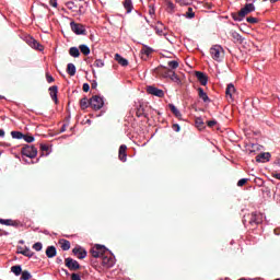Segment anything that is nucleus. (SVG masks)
Segmentation results:
<instances>
[{"label":"nucleus","instance_id":"c85d7f7f","mask_svg":"<svg viewBox=\"0 0 280 280\" xmlns=\"http://www.w3.org/2000/svg\"><path fill=\"white\" fill-rule=\"evenodd\" d=\"M233 93H235V85L230 83L225 90L226 97H233Z\"/></svg>","mask_w":280,"mask_h":280},{"label":"nucleus","instance_id":"a211bd4d","mask_svg":"<svg viewBox=\"0 0 280 280\" xmlns=\"http://www.w3.org/2000/svg\"><path fill=\"white\" fill-rule=\"evenodd\" d=\"M56 255H58L56 246L51 245L46 248V256L48 257V259H54Z\"/></svg>","mask_w":280,"mask_h":280},{"label":"nucleus","instance_id":"a878e982","mask_svg":"<svg viewBox=\"0 0 280 280\" xmlns=\"http://www.w3.org/2000/svg\"><path fill=\"white\" fill-rule=\"evenodd\" d=\"M168 108L173 113V115L177 117V119H180L183 117V114H180V110H178V108H176L174 104H168Z\"/></svg>","mask_w":280,"mask_h":280},{"label":"nucleus","instance_id":"052dcab7","mask_svg":"<svg viewBox=\"0 0 280 280\" xmlns=\"http://www.w3.org/2000/svg\"><path fill=\"white\" fill-rule=\"evenodd\" d=\"M92 89H97V81H92Z\"/></svg>","mask_w":280,"mask_h":280},{"label":"nucleus","instance_id":"6ab92c4d","mask_svg":"<svg viewBox=\"0 0 280 280\" xmlns=\"http://www.w3.org/2000/svg\"><path fill=\"white\" fill-rule=\"evenodd\" d=\"M198 95L200 97V100H202V102H205L206 104H209V102H211V98H209V95H207V92H205V90L202 88H198Z\"/></svg>","mask_w":280,"mask_h":280},{"label":"nucleus","instance_id":"0e129e2a","mask_svg":"<svg viewBox=\"0 0 280 280\" xmlns=\"http://www.w3.org/2000/svg\"><path fill=\"white\" fill-rule=\"evenodd\" d=\"M62 259L61 258H57V264H61Z\"/></svg>","mask_w":280,"mask_h":280},{"label":"nucleus","instance_id":"dca6fc26","mask_svg":"<svg viewBox=\"0 0 280 280\" xmlns=\"http://www.w3.org/2000/svg\"><path fill=\"white\" fill-rule=\"evenodd\" d=\"M152 51H154L152 48H150L148 46H143L141 49L142 60H148V58H150V55L152 54Z\"/></svg>","mask_w":280,"mask_h":280},{"label":"nucleus","instance_id":"5fc2aeb1","mask_svg":"<svg viewBox=\"0 0 280 280\" xmlns=\"http://www.w3.org/2000/svg\"><path fill=\"white\" fill-rule=\"evenodd\" d=\"M71 280H82V278H80V275H78V273H72Z\"/></svg>","mask_w":280,"mask_h":280},{"label":"nucleus","instance_id":"f704fd0d","mask_svg":"<svg viewBox=\"0 0 280 280\" xmlns=\"http://www.w3.org/2000/svg\"><path fill=\"white\" fill-rule=\"evenodd\" d=\"M20 279L21 280H30V279H32V273H30V271H27V270H23Z\"/></svg>","mask_w":280,"mask_h":280},{"label":"nucleus","instance_id":"c9c22d12","mask_svg":"<svg viewBox=\"0 0 280 280\" xmlns=\"http://www.w3.org/2000/svg\"><path fill=\"white\" fill-rule=\"evenodd\" d=\"M168 70L174 71L175 69H178L179 63L177 60L168 61Z\"/></svg>","mask_w":280,"mask_h":280},{"label":"nucleus","instance_id":"8fccbe9b","mask_svg":"<svg viewBox=\"0 0 280 280\" xmlns=\"http://www.w3.org/2000/svg\"><path fill=\"white\" fill-rule=\"evenodd\" d=\"M172 128H173V130H174L175 132H180V125L174 124V125L172 126Z\"/></svg>","mask_w":280,"mask_h":280},{"label":"nucleus","instance_id":"de8ad7c7","mask_svg":"<svg viewBox=\"0 0 280 280\" xmlns=\"http://www.w3.org/2000/svg\"><path fill=\"white\" fill-rule=\"evenodd\" d=\"M46 80L48 82V84H51V82H54V77H51V74H49V72L46 73Z\"/></svg>","mask_w":280,"mask_h":280},{"label":"nucleus","instance_id":"5701e85b","mask_svg":"<svg viewBox=\"0 0 280 280\" xmlns=\"http://www.w3.org/2000/svg\"><path fill=\"white\" fill-rule=\"evenodd\" d=\"M0 224H3L4 226H19V222L12 219H0Z\"/></svg>","mask_w":280,"mask_h":280},{"label":"nucleus","instance_id":"aec40b11","mask_svg":"<svg viewBox=\"0 0 280 280\" xmlns=\"http://www.w3.org/2000/svg\"><path fill=\"white\" fill-rule=\"evenodd\" d=\"M168 73V78L170 80H172V82H175L176 84H178L180 86V84H183V81L180 80V78H178V74H176V71L171 70Z\"/></svg>","mask_w":280,"mask_h":280},{"label":"nucleus","instance_id":"680f3d73","mask_svg":"<svg viewBox=\"0 0 280 280\" xmlns=\"http://www.w3.org/2000/svg\"><path fill=\"white\" fill-rule=\"evenodd\" d=\"M0 137H5V131L3 129H0Z\"/></svg>","mask_w":280,"mask_h":280},{"label":"nucleus","instance_id":"49530a36","mask_svg":"<svg viewBox=\"0 0 280 280\" xmlns=\"http://www.w3.org/2000/svg\"><path fill=\"white\" fill-rule=\"evenodd\" d=\"M166 5H167V10H168V12H174V8H175V5H174V3L173 2H167L166 3Z\"/></svg>","mask_w":280,"mask_h":280},{"label":"nucleus","instance_id":"4be33fe9","mask_svg":"<svg viewBox=\"0 0 280 280\" xmlns=\"http://www.w3.org/2000/svg\"><path fill=\"white\" fill-rule=\"evenodd\" d=\"M114 59H115L116 62H118V65H120L121 67H128V59L121 57V55L115 54Z\"/></svg>","mask_w":280,"mask_h":280},{"label":"nucleus","instance_id":"6e6552de","mask_svg":"<svg viewBox=\"0 0 280 280\" xmlns=\"http://www.w3.org/2000/svg\"><path fill=\"white\" fill-rule=\"evenodd\" d=\"M65 266L71 271L80 270L82 268V266H80V262L71 257L65 259Z\"/></svg>","mask_w":280,"mask_h":280},{"label":"nucleus","instance_id":"c756f323","mask_svg":"<svg viewBox=\"0 0 280 280\" xmlns=\"http://www.w3.org/2000/svg\"><path fill=\"white\" fill-rule=\"evenodd\" d=\"M124 8L127 10V14H130L132 12V0H125Z\"/></svg>","mask_w":280,"mask_h":280},{"label":"nucleus","instance_id":"603ef678","mask_svg":"<svg viewBox=\"0 0 280 280\" xmlns=\"http://www.w3.org/2000/svg\"><path fill=\"white\" fill-rule=\"evenodd\" d=\"M83 91H84V93H89V91H91V85H89V83H84Z\"/></svg>","mask_w":280,"mask_h":280},{"label":"nucleus","instance_id":"393cba45","mask_svg":"<svg viewBox=\"0 0 280 280\" xmlns=\"http://www.w3.org/2000/svg\"><path fill=\"white\" fill-rule=\"evenodd\" d=\"M59 245L60 248L63 250H69L71 248V242L65 238L59 240Z\"/></svg>","mask_w":280,"mask_h":280},{"label":"nucleus","instance_id":"9d476101","mask_svg":"<svg viewBox=\"0 0 280 280\" xmlns=\"http://www.w3.org/2000/svg\"><path fill=\"white\" fill-rule=\"evenodd\" d=\"M171 71L172 70H170V68L163 66L154 69V73H156V75H160V78H170Z\"/></svg>","mask_w":280,"mask_h":280},{"label":"nucleus","instance_id":"338daca9","mask_svg":"<svg viewBox=\"0 0 280 280\" xmlns=\"http://www.w3.org/2000/svg\"><path fill=\"white\" fill-rule=\"evenodd\" d=\"M238 280H246L245 278H241V279H238Z\"/></svg>","mask_w":280,"mask_h":280},{"label":"nucleus","instance_id":"79ce46f5","mask_svg":"<svg viewBox=\"0 0 280 280\" xmlns=\"http://www.w3.org/2000/svg\"><path fill=\"white\" fill-rule=\"evenodd\" d=\"M22 139H24L26 143H34V136L24 135Z\"/></svg>","mask_w":280,"mask_h":280},{"label":"nucleus","instance_id":"7ed1b4c3","mask_svg":"<svg viewBox=\"0 0 280 280\" xmlns=\"http://www.w3.org/2000/svg\"><path fill=\"white\" fill-rule=\"evenodd\" d=\"M210 55L217 62H220L224 58V48L220 45H214L210 48Z\"/></svg>","mask_w":280,"mask_h":280},{"label":"nucleus","instance_id":"4d7b16f0","mask_svg":"<svg viewBox=\"0 0 280 280\" xmlns=\"http://www.w3.org/2000/svg\"><path fill=\"white\" fill-rule=\"evenodd\" d=\"M137 117H143V109L138 108L136 112Z\"/></svg>","mask_w":280,"mask_h":280},{"label":"nucleus","instance_id":"ddd939ff","mask_svg":"<svg viewBox=\"0 0 280 280\" xmlns=\"http://www.w3.org/2000/svg\"><path fill=\"white\" fill-rule=\"evenodd\" d=\"M195 75L198 82H200L202 86H207V82H209V78H207V74H205V72L196 71Z\"/></svg>","mask_w":280,"mask_h":280},{"label":"nucleus","instance_id":"473e14b6","mask_svg":"<svg viewBox=\"0 0 280 280\" xmlns=\"http://www.w3.org/2000/svg\"><path fill=\"white\" fill-rule=\"evenodd\" d=\"M155 32L158 36H167V33L165 32L163 24H161V26H155Z\"/></svg>","mask_w":280,"mask_h":280},{"label":"nucleus","instance_id":"2f4dec72","mask_svg":"<svg viewBox=\"0 0 280 280\" xmlns=\"http://www.w3.org/2000/svg\"><path fill=\"white\" fill-rule=\"evenodd\" d=\"M79 49L81 51V54H83V56H89V54H91V48H89V46L82 44L79 46Z\"/></svg>","mask_w":280,"mask_h":280},{"label":"nucleus","instance_id":"bf43d9fd","mask_svg":"<svg viewBox=\"0 0 280 280\" xmlns=\"http://www.w3.org/2000/svg\"><path fill=\"white\" fill-rule=\"evenodd\" d=\"M275 235H280V228L273 230Z\"/></svg>","mask_w":280,"mask_h":280},{"label":"nucleus","instance_id":"39448f33","mask_svg":"<svg viewBox=\"0 0 280 280\" xmlns=\"http://www.w3.org/2000/svg\"><path fill=\"white\" fill-rule=\"evenodd\" d=\"M23 156H27L28 159H36L38 154V150L34 145L26 144L22 148Z\"/></svg>","mask_w":280,"mask_h":280},{"label":"nucleus","instance_id":"37998d69","mask_svg":"<svg viewBox=\"0 0 280 280\" xmlns=\"http://www.w3.org/2000/svg\"><path fill=\"white\" fill-rule=\"evenodd\" d=\"M179 5H191V0H176Z\"/></svg>","mask_w":280,"mask_h":280},{"label":"nucleus","instance_id":"774afa93","mask_svg":"<svg viewBox=\"0 0 280 280\" xmlns=\"http://www.w3.org/2000/svg\"><path fill=\"white\" fill-rule=\"evenodd\" d=\"M276 280H280V279L278 278V279H276Z\"/></svg>","mask_w":280,"mask_h":280},{"label":"nucleus","instance_id":"c03bdc74","mask_svg":"<svg viewBox=\"0 0 280 280\" xmlns=\"http://www.w3.org/2000/svg\"><path fill=\"white\" fill-rule=\"evenodd\" d=\"M248 183V178H242L237 182V187H244Z\"/></svg>","mask_w":280,"mask_h":280},{"label":"nucleus","instance_id":"e2e57ef3","mask_svg":"<svg viewBox=\"0 0 280 280\" xmlns=\"http://www.w3.org/2000/svg\"><path fill=\"white\" fill-rule=\"evenodd\" d=\"M149 14H154V8H151L150 10H149Z\"/></svg>","mask_w":280,"mask_h":280},{"label":"nucleus","instance_id":"f03ea898","mask_svg":"<svg viewBox=\"0 0 280 280\" xmlns=\"http://www.w3.org/2000/svg\"><path fill=\"white\" fill-rule=\"evenodd\" d=\"M250 12H255V4L253 3H247L245 4L244 8H242L240 10V12L237 13H232V19L234 21H244L245 16H247V14H250Z\"/></svg>","mask_w":280,"mask_h":280},{"label":"nucleus","instance_id":"09e8293b","mask_svg":"<svg viewBox=\"0 0 280 280\" xmlns=\"http://www.w3.org/2000/svg\"><path fill=\"white\" fill-rule=\"evenodd\" d=\"M232 38L235 40H242V36L238 33H232Z\"/></svg>","mask_w":280,"mask_h":280},{"label":"nucleus","instance_id":"423d86ee","mask_svg":"<svg viewBox=\"0 0 280 280\" xmlns=\"http://www.w3.org/2000/svg\"><path fill=\"white\" fill-rule=\"evenodd\" d=\"M106 246L104 245H95L91 250L92 257L97 259V257H104V253H106Z\"/></svg>","mask_w":280,"mask_h":280},{"label":"nucleus","instance_id":"a18cd8bd","mask_svg":"<svg viewBox=\"0 0 280 280\" xmlns=\"http://www.w3.org/2000/svg\"><path fill=\"white\" fill-rule=\"evenodd\" d=\"M247 23H250L252 25H255V23H258L257 18L249 16L246 19Z\"/></svg>","mask_w":280,"mask_h":280},{"label":"nucleus","instance_id":"9b49d317","mask_svg":"<svg viewBox=\"0 0 280 280\" xmlns=\"http://www.w3.org/2000/svg\"><path fill=\"white\" fill-rule=\"evenodd\" d=\"M27 45H30V47H32L33 49H37V51H43V49H45L43 47V45H40V43H38L36 39H34L33 37H28L26 40Z\"/></svg>","mask_w":280,"mask_h":280},{"label":"nucleus","instance_id":"20e7f679","mask_svg":"<svg viewBox=\"0 0 280 280\" xmlns=\"http://www.w3.org/2000/svg\"><path fill=\"white\" fill-rule=\"evenodd\" d=\"M90 106L93 110H102L104 108V98L100 95H94L90 98Z\"/></svg>","mask_w":280,"mask_h":280},{"label":"nucleus","instance_id":"7c9ffc66","mask_svg":"<svg viewBox=\"0 0 280 280\" xmlns=\"http://www.w3.org/2000/svg\"><path fill=\"white\" fill-rule=\"evenodd\" d=\"M69 54L72 58H80V49H78V47H71Z\"/></svg>","mask_w":280,"mask_h":280},{"label":"nucleus","instance_id":"cd10ccee","mask_svg":"<svg viewBox=\"0 0 280 280\" xmlns=\"http://www.w3.org/2000/svg\"><path fill=\"white\" fill-rule=\"evenodd\" d=\"M80 106L82 108V110H86V108H89V106H91V100L83 97L80 101Z\"/></svg>","mask_w":280,"mask_h":280},{"label":"nucleus","instance_id":"4c0bfd02","mask_svg":"<svg viewBox=\"0 0 280 280\" xmlns=\"http://www.w3.org/2000/svg\"><path fill=\"white\" fill-rule=\"evenodd\" d=\"M185 16H186V19H194V16H196V13L194 12V9L191 7L188 8Z\"/></svg>","mask_w":280,"mask_h":280},{"label":"nucleus","instance_id":"2eb2a0df","mask_svg":"<svg viewBox=\"0 0 280 280\" xmlns=\"http://www.w3.org/2000/svg\"><path fill=\"white\" fill-rule=\"evenodd\" d=\"M72 253H73V255H75V257H78V259H85L86 258V252L82 247H74L72 249Z\"/></svg>","mask_w":280,"mask_h":280},{"label":"nucleus","instance_id":"72a5a7b5","mask_svg":"<svg viewBox=\"0 0 280 280\" xmlns=\"http://www.w3.org/2000/svg\"><path fill=\"white\" fill-rule=\"evenodd\" d=\"M67 73L69 75H75V65L68 63V66H67Z\"/></svg>","mask_w":280,"mask_h":280},{"label":"nucleus","instance_id":"6e6d98bb","mask_svg":"<svg viewBox=\"0 0 280 280\" xmlns=\"http://www.w3.org/2000/svg\"><path fill=\"white\" fill-rule=\"evenodd\" d=\"M49 5H51V8H58V2H57V0H50V1H49Z\"/></svg>","mask_w":280,"mask_h":280},{"label":"nucleus","instance_id":"ea45409f","mask_svg":"<svg viewBox=\"0 0 280 280\" xmlns=\"http://www.w3.org/2000/svg\"><path fill=\"white\" fill-rule=\"evenodd\" d=\"M33 249L36 250L37 253L43 250V243L37 242L33 245Z\"/></svg>","mask_w":280,"mask_h":280},{"label":"nucleus","instance_id":"4468645a","mask_svg":"<svg viewBox=\"0 0 280 280\" xmlns=\"http://www.w3.org/2000/svg\"><path fill=\"white\" fill-rule=\"evenodd\" d=\"M102 259L104 268H113L115 266V258L103 255Z\"/></svg>","mask_w":280,"mask_h":280},{"label":"nucleus","instance_id":"3c124183","mask_svg":"<svg viewBox=\"0 0 280 280\" xmlns=\"http://www.w3.org/2000/svg\"><path fill=\"white\" fill-rule=\"evenodd\" d=\"M218 124V121H215V120H209V121H207V126L209 127V128H213V126H215Z\"/></svg>","mask_w":280,"mask_h":280},{"label":"nucleus","instance_id":"f3484780","mask_svg":"<svg viewBox=\"0 0 280 280\" xmlns=\"http://www.w3.org/2000/svg\"><path fill=\"white\" fill-rule=\"evenodd\" d=\"M267 161H270V153H260L256 156V162L257 163H267Z\"/></svg>","mask_w":280,"mask_h":280},{"label":"nucleus","instance_id":"58836bf2","mask_svg":"<svg viewBox=\"0 0 280 280\" xmlns=\"http://www.w3.org/2000/svg\"><path fill=\"white\" fill-rule=\"evenodd\" d=\"M195 124L197 128H205V121H202V118H196Z\"/></svg>","mask_w":280,"mask_h":280},{"label":"nucleus","instance_id":"e433bc0d","mask_svg":"<svg viewBox=\"0 0 280 280\" xmlns=\"http://www.w3.org/2000/svg\"><path fill=\"white\" fill-rule=\"evenodd\" d=\"M11 137L12 139H23L25 135H23V132L21 131H11Z\"/></svg>","mask_w":280,"mask_h":280},{"label":"nucleus","instance_id":"f8f14e48","mask_svg":"<svg viewBox=\"0 0 280 280\" xmlns=\"http://www.w3.org/2000/svg\"><path fill=\"white\" fill-rule=\"evenodd\" d=\"M128 147H126V144H121L119 147L118 159L119 161H122V163H126V161L128 160V154L126 153Z\"/></svg>","mask_w":280,"mask_h":280},{"label":"nucleus","instance_id":"864d4df0","mask_svg":"<svg viewBox=\"0 0 280 280\" xmlns=\"http://www.w3.org/2000/svg\"><path fill=\"white\" fill-rule=\"evenodd\" d=\"M40 151H42V152H48V151H49V145H47V144H40Z\"/></svg>","mask_w":280,"mask_h":280},{"label":"nucleus","instance_id":"412c9836","mask_svg":"<svg viewBox=\"0 0 280 280\" xmlns=\"http://www.w3.org/2000/svg\"><path fill=\"white\" fill-rule=\"evenodd\" d=\"M49 92H50L51 100L58 103V85L50 86Z\"/></svg>","mask_w":280,"mask_h":280},{"label":"nucleus","instance_id":"69168bd1","mask_svg":"<svg viewBox=\"0 0 280 280\" xmlns=\"http://www.w3.org/2000/svg\"><path fill=\"white\" fill-rule=\"evenodd\" d=\"M276 165H280V159L276 161Z\"/></svg>","mask_w":280,"mask_h":280},{"label":"nucleus","instance_id":"bb28decb","mask_svg":"<svg viewBox=\"0 0 280 280\" xmlns=\"http://www.w3.org/2000/svg\"><path fill=\"white\" fill-rule=\"evenodd\" d=\"M11 272H13V275H15V277H21V275L23 273V268L21 267V265L12 266Z\"/></svg>","mask_w":280,"mask_h":280},{"label":"nucleus","instance_id":"1a4fd4ad","mask_svg":"<svg viewBox=\"0 0 280 280\" xmlns=\"http://www.w3.org/2000/svg\"><path fill=\"white\" fill-rule=\"evenodd\" d=\"M147 93H149V95H154L155 97H165V92H163V90L152 85L147 86Z\"/></svg>","mask_w":280,"mask_h":280},{"label":"nucleus","instance_id":"f257e3e1","mask_svg":"<svg viewBox=\"0 0 280 280\" xmlns=\"http://www.w3.org/2000/svg\"><path fill=\"white\" fill-rule=\"evenodd\" d=\"M261 222H262V217H261L260 213H257V212H253L250 214H246L243 218V224L245 226L255 228L258 224H261Z\"/></svg>","mask_w":280,"mask_h":280},{"label":"nucleus","instance_id":"0eeeda50","mask_svg":"<svg viewBox=\"0 0 280 280\" xmlns=\"http://www.w3.org/2000/svg\"><path fill=\"white\" fill-rule=\"evenodd\" d=\"M70 27L72 32H74V34H77L78 36L80 35L86 36V28L84 27V25L80 23L71 22Z\"/></svg>","mask_w":280,"mask_h":280},{"label":"nucleus","instance_id":"b1692460","mask_svg":"<svg viewBox=\"0 0 280 280\" xmlns=\"http://www.w3.org/2000/svg\"><path fill=\"white\" fill-rule=\"evenodd\" d=\"M18 253H20V255H24V257H34V252L28 247H25L24 249L23 247H20Z\"/></svg>","mask_w":280,"mask_h":280},{"label":"nucleus","instance_id":"13d9d810","mask_svg":"<svg viewBox=\"0 0 280 280\" xmlns=\"http://www.w3.org/2000/svg\"><path fill=\"white\" fill-rule=\"evenodd\" d=\"M273 178H277L278 180H280V173H275L272 174Z\"/></svg>","mask_w":280,"mask_h":280},{"label":"nucleus","instance_id":"a19ab883","mask_svg":"<svg viewBox=\"0 0 280 280\" xmlns=\"http://www.w3.org/2000/svg\"><path fill=\"white\" fill-rule=\"evenodd\" d=\"M94 67H96V69H102V67H104V61L102 59H96L94 61Z\"/></svg>","mask_w":280,"mask_h":280}]
</instances>
